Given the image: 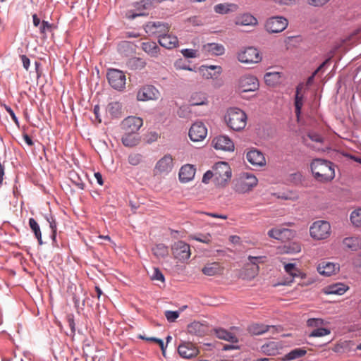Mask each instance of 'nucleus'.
<instances>
[{
	"label": "nucleus",
	"mask_w": 361,
	"mask_h": 361,
	"mask_svg": "<svg viewBox=\"0 0 361 361\" xmlns=\"http://www.w3.org/2000/svg\"><path fill=\"white\" fill-rule=\"evenodd\" d=\"M47 221L49 223V226H50V228L51 229V231H52V238H53V239H54L56 238V221L52 217H51V219H47Z\"/></svg>",
	"instance_id": "bf43d9fd"
},
{
	"label": "nucleus",
	"mask_w": 361,
	"mask_h": 361,
	"mask_svg": "<svg viewBox=\"0 0 361 361\" xmlns=\"http://www.w3.org/2000/svg\"><path fill=\"white\" fill-rule=\"evenodd\" d=\"M159 91L152 85H146L139 90L137 98L140 101L157 99L159 97Z\"/></svg>",
	"instance_id": "f3484780"
},
{
	"label": "nucleus",
	"mask_w": 361,
	"mask_h": 361,
	"mask_svg": "<svg viewBox=\"0 0 361 361\" xmlns=\"http://www.w3.org/2000/svg\"><path fill=\"white\" fill-rule=\"evenodd\" d=\"M330 61V59H328L326 60H325L314 71V74H317L318 73H319L320 71H322L324 68V67Z\"/></svg>",
	"instance_id": "69168bd1"
},
{
	"label": "nucleus",
	"mask_w": 361,
	"mask_h": 361,
	"mask_svg": "<svg viewBox=\"0 0 361 361\" xmlns=\"http://www.w3.org/2000/svg\"><path fill=\"white\" fill-rule=\"evenodd\" d=\"M257 178L254 175L242 173L235 180L234 190L238 193L247 192L257 185Z\"/></svg>",
	"instance_id": "20e7f679"
},
{
	"label": "nucleus",
	"mask_w": 361,
	"mask_h": 361,
	"mask_svg": "<svg viewBox=\"0 0 361 361\" xmlns=\"http://www.w3.org/2000/svg\"><path fill=\"white\" fill-rule=\"evenodd\" d=\"M350 221L355 226L361 227V208L352 212Z\"/></svg>",
	"instance_id": "49530a36"
},
{
	"label": "nucleus",
	"mask_w": 361,
	"mask_h": 361,
	"mask_svg": "<svg viewBox=\"0 0 361 361\" xmlns=\"http://www.w3.org/2000/svg\"><path fill=\"white\" fill-rule=\"evenodd\" d=\"M349 287L342 283H336L329 285L324 288V293L327 295H343L348 290Z\"/></svg>",
	"instance_id": "393cba45"
},
{
	"label": "nucleus",
	"mask_w": 361,
	"mask_h": 361,
	"mask_svg": "<svg viewBox=\"0 0 361 361\" xmlns=\"http://www.w3.org/2000/svg\"><path fill=\"white\" fill-rule=\"evenodd\" d=\"M173 166V158L167 154L157 161L153 172L154 176H166L172 171Z\"/></svg>",
	"instance_id": "6e6552de"
},
{
	"label": "nucleus",
	"mask_w": 361,
	"mask_h": 361,
	"mask_svg": "<svg viewBox=\"0 0 361 361\" xmlns=\"http://www.w3.org/2000/svg\"><path fill=\"white\" fill-rule=\"evenodd\" d=\"M304 85L302 83L299 84L296 87L295 95V115L298 119L300 117L301 109L303 106L304 96L302 93Z\"/></svg>",
	"instance_id": "cd10ccee"
},
{
	"label": "nucleus",
	"mask_w": 361,
	"mask_h": 361,
	"mask_svg": "<svg viewBox=\"0 0 361 361\" xmlns=\"http://www.w3.org/2000/svg\"><path fill=\"white\" fill-rule=\"evenodd\" d=\"M275 2L286 6H293L298 3L299 0H274Z\"/></svg>",
	"instance_id": "052dcab7"
},
{
	"label": "nucleus",
	"mask_w": 361,
	"mask_h": 361,
	"mask_svg": "<svg viewBox=\"0 0 361 361\" xmlns=\"http://www.w3.org/2000/svg\"><path fill=\"white\" fill-rule=\"evenodd\" d=\"M178 352L183 358L190 359L197 355L199 350L192 343L183 342L179 345Z\"/></svg>",
	"instance_id": "a211bd4d"
},
{
	"label": "nucleus",
	"mask_w": 361,
	"mask_h": 361,
	"mask_svg": "<svg viewBox=\"0 0 361 361\" xmlns=\"http://www.w3.org/2000/svg\"><path fill=\"white\" fill-rule=\"evenodd\" d=\"M246 158L248 162L253 166H264L266 165V159L264 154L257 149H252L247 152Z\"/></svg>",
	"instance_id": "6ab92c4d"
},
{
	"label": "nucleus",
	"mask_w": 361,
	"mask_h": 361,
	"mask_svg": "<svg viewBox=\"0 0 361 361\" xmlns=\"http://www.w3.org/2000/svg\"><path fill=\"white\" fill-rule=\"evenodd\" d=\"M267 235L271 238L284 241L293 238L295 232L290 229L279 226L270 229L268 231Z\"/></svg>",
	"instance_id": "2eb2a0df"
},
{
	"label": "nucleus",
	"mask_w": 361,
	"mask_h": 361,
	"mask_svg": "<svg viewBox=\"0 0 361 361\" xmlns=\"http://www.w3.org/2000/svg\"><path fill=\"white\" fill-rule=\"evenodd\" d=\"M203 49L205 51L216 56H221L225 51L224 47L217 43H208L204 45Z\"/></svg>",
	"instance_id": "473e14b6"
},
{
	"label": "nucleus",
	"mask_w": 361,
	"mask_h": 361,
	"mask_svg": "<svg viewBox=\"0 0 361 361\" xmlns=\"http://www.w3.org/2000/svg\"><path fill=\"white\" fill-rule=\"evenodd\" d=\"M23 140L29 146H32L34 145L31 137L27 134L23 135Z\"/></svg>",
	"instance_id": "774afa93"
},
{
	"label": "nucleus",
	"mask_w": 361,
	"mask_h": 361,
	"mask_svg": "<svg viewBox=\"0 0 361 361\" xmlns=\"http://www.w3.org/2000/svg\"><path fill=\"white\" fill-rule=\"evenodd\" d=\"M190 103L192 106L207 104V99L206 94L202 92H194L190 97Z\"/></svg>",
	"instance_id": "f704fd0d"
},
{
	"label": "nucleus",
	"mask_w": 361,
	"mask_h": 361,
	"mask_svg": "<svg viewBox=\"0 0 361 361\" xmlns=\"http://www.w3.org/2000/svg\"><path fill=\"white\" fill-rule=\"evenodd\" d=\"M244 269H245V277L248 279L247 278V275L250 274L252 273V265L250 264L249 263L245 264Z\"/></svg>",
	"instance_id": "338daca9"
},
{
	"label": "nucleus",
	"mask_w": 361,
	"mask_h": 361,
	"mask_svg": "<svg viewBox=\"0 0 361 361\" xmlns=\"http://www.w3.org/2000/svg\"><path fill=\"white\" fill-rule=\"evenodd\" d=\"M106 111L112 117L118 118L122 114V105L118 102H112L108 104Z\"/></svg>",
	"instance_id": "72a5a7b5"
},
{
	"label": "nucleus",
	"mask_w": 361,
	"mask_h": 361,
	"mask_svg": "<svg viewBox=\"0 0 361 361\" xmlns=\"http://www.w3.org/2000/svg\"><path fill=\"white\" fill-rule=\"evenodd\" d=\"M288 25V20L286 18L277 16L269 18L264 27L269 33H279L283 32Z\"/></svg>",
	"instance_id": "1a4fd4ad"
},
{
	"label": "nucleus",
	"mask_w": 361,
	"mask_h": 361,
	"mask_svg": "<svg viewBox=\"0 0 361 361\" xmlns=\"http://www.w3.org/2000/svg\"><path fill=\"white\" fill-rule=\"evenodd\" d=\"M342 245L345 250L357 251L361 248V238L358 236L346 237L343 240Z\"/></svg>",
	"instance_id": "b1692460"
},
{
	"label": "nucleus",
	"mask_w": 361,
	"mask_h": 361,
	"mask_svg": "<svg viewBox=\"0 0 361 361\" xmlns=\"http://www.w3.org/2000/svg\"><path fill=\"white\" fill-rule=\"evenodd\" d=\"M331 331L329 329L326 328H317L313 330L310 334V337H322L330 334Z\"/></svg>",
	"instance_id": "8fccbe9b"
},
{
	"label": "nucleus",
	"mask_w": 361,
	"mask_h": 361,
	"mask_svg": "<svg viewBox=\"0 0 361 361\" xmlns=\"http://www.w3.org/2000/svg\"><path fill=\"white\" fill-rule=\"evenodd\" d=\"M301 251L300 243L293 242L283 247V252L287 254H295Z\"/></svg>",
	"instance_id": "c03bdc74"
},
{
	"label": "nucleus",
	"mask_w": 361,
	"mask_h": 361,
	"mask_svg": "<svg viewBox=\"0 0 361 361\" xmlns=\"http://www.w3.org/2000/svg\"><path fill=\"white\" fill-rule=\"evenodd\" d=\"M310 166L314 177L319 182H329L335 177L334 164L329 161L315 159Z\"/></svg>",
	"instance_id": "f03ea898"
},
{
	"label": "nucleus",
	"mask_w": 361,
	"mask_h": 361,
	"mask_svg": "<svg viewBox=\"0 0 361 361\" xmlns=\"http://www.w3.org/2000/svg\"><path fill=\"white\" fill-rule=\"evenodd\" d=\"M324 324V320L319 318H312L307 321V325L309 327H317L322 326Z\"/></svg>",
	"instance_id": "603ef678"
},
{
	"label": "nucleus",
	"mask_w": 361,
	"mask_h": 361,
	"mask_svg": "<svg viewBox=\"0 0 361 361\" xmlns=\"http://www.w3.org/2000/svg\"><path fill=\"white\" fill-rule=\"evenodd\" d=\"M269 328V326L267 325L254 324L249 327V331L252 334L260 335L268 331Z\"/></svg>",
	"instance_id": "37998d69"
},
{
	"label": "nucleus",
	"mask_w": 361,
	"mask_h": 361,
	"mask_svg": "<svg viewBox=\"0 0 361 361\" xmlns=\"http://www.w3.org/2000/svg\"><path fill=\"white\" fill-rule=\"evenodd\" d=\"M182 54L186 58L197 57V51L192 49H185L181 51Z\"/></svg>",
	"instance_id": "4d7b16f0"
},
{
	"label": "nucleus",
	"mask_w": 361,
	"mask_h": 361,
	"mask_svg": "<svg viewBox=\"0 0 361 361\" xmlns=\"http://www.w3.org/2000/svg\"><path fill=\"white\" fill-rule=\"evenodd\" d=\"M204 326L199 322H192L188 326V331L191 334L202 336Z\"/></svg>",
	"instance_id": "79ce46f5"
},
{
	"label": "nucleus",
	"mask_w": 361,
	"mask_h": 361,
	"mask_svg": "<svg viewBox=\"0 0 361 361\" xmlns=\"http://www.w3.org/2000/svg\"><path fill=\"white\" fill-rule=\"evenodd\" d=\"M330 0H307V3L314 7H322L326 4Z\"/></svg>",
	"instance_id": "5fc2aeb1"
},
{
	"label": "nucleus",
	"mask_w": 361,
	"mask_h": 361,
	"mask_svg": "<svg viewBox=\"0 0 361 361\" xmlns=\"http://www.w3.org/2000/svg\"><path fill=\"white\" fill-rule=\"evenodd\" d=\"M170 28L171 25L161 21L148 22L145 26V30L147 33L152 35H156L159 39L160 38V36H162L166 33H169Z\"/></svg>",
	"instance_id": "f8f14e48"
},
{
	"label": "nucleus",
	"mask_w": 361,
	"mask_h": 361,
	"mask_svg": "<svg viewBox=\"0 0 361 361\" xmlns=\"http://www.w3.org/2000/svg\"><path fill=\"white\" fill-rule=\"evenodd\" d=\"M207 135V129L202 122H196L192 125L189 130V137L193 142L203 140Z\"/></svg>",
	"instance_id": "dca6fc26"
},
{
	"label": "nucleus",
	"mask_w": 361,
	"mask_h": 361,
	"mask_svg": "<svg viewBox=\"0 0 361 361\" xmlns=\"http://www.w3.org/2000/svg\"><path fill=\"white\" fill-rule=\"evenodd\" d=\"M191 238L206 244H209L212 242V235L209 233L195 235L191 236Z\"/></svg>",
	"instance_id": "de8ad7c7"
},
{
	"label": "nucleus",
	"mask_w": 361,
	"mask_h": 361,
	"mask_svg": "<svg viewBox=\"0 0 361 361\" xmlns=\"http://www.w3.org/2000/svg\"><path fill=\"white\" fill-rule=\"evenodd\" d=\"M202 69L203 70L204 68H205L207 71H208L209 69L210 70H217L216 73H214V75L209 73V76L211 78H212L213 76H217L221 74V71H222V68L221 66H202Z\"/></svg>",
	"instance_id": "6e6d98bb"
},
{
	"label": "nucleus",
	"mask_w": 361,
	"mask_h": 361,
	"mask_svg": "<svg viewBox=\"0 0 361 361\" xmlns=\"http://www.w3.org/2000/svg\"><path fill=\"white\" fill-rule=\"evenodd\" d=\"M258 79L250 74L242 75L237 81L236 88L240 92H255L259 89Z\"/></svg>",
	"instance_id": "423d86ee"
},
{
	"label": "nucleus",
	"mask_w": 361,
	"mask_h": 361,
	"mask_svg": "<svg viewBox=\"0 0 361 361\" xmlns=\"http://www.w3.org/2000/svg\"><path fill=\"white\" fill-rule=\"evenodd\" d=\"M145 61L142 59L138 57L129 59L127 61V66L130 70H142L145 67Z\"/></svg>",
	"instance_id": "c9c22d12"
},
{
	"label": "nucleus",
	"mask_w": 361,
	"mask_h": 361,
	"mask_svg": "<svg viewBox=\"0 0 361 361\" xmlns=\"http://www.w3.org/2000/svg\"><path fill=\"white\" fill-rule=\"evenodd\" d=\"M165 316L169 322H173L179 317V312L168 310L165 312Z\"/></svg>",
	"instance_id": "864d4df0"
},
{
	"label": "nucleus",
	"mask_w": 361,
	"mask_h": 361,
	"mask_svg": "<svg viewBox=\"0 0 361 361\" xmlns=\"http://www.w3.org/2000/svg\"><path fill=\"white\" fill-rule=\"evenodd\" d=\"M20 58H21L23 66L24 68L26 71H28L30 63V59L25 55L20 56Z\"/></svg>",
	"instance_id": "0e129e2a"
},
{
	"label": "nucleus",
	"mask_w": 361,
	"mask_h": 361,
	"mask_svg": "<svg viewBox=\"0 0 361 361\" xmlns=\"http://www.w3.org/2000/svg\"><path fill=\"white\" fill-rule=\"evenodd\" d=\"M224 271V267L219 262L207 263L202 269V272L209 276L220 275Z\"/></svg>",
	"instance_id": "5701e85b"
},
{
	"label": "nucleus",
	"mask_w": 361,
	"mask_h": 361,
	"mask_svg": "<svg viewBox=\"0 0 361 361\" xmlns=\"http://www.w3.org/2000/svg\"><path fill=\"white\" fill-rule=\"evenodd\" d=\"M171 252L174 258L180 262L188 259L191 255L190 245L182 240L175 242L171 246Z\"/></svg>",
	"instance_id": "9b49d317"
},
{
	"label": "nucleus",
	"mask_w": 361,
	"mask_h": 361,
	"mask_svg": "<svg viewBox=\"0 0 361 361\" xmlns=\"http://www.w3.org/2000/svg\"><path fill=\"white\" fill-rule=\"evenodd\" d=\"M249 264L252 265V273L247 275L248 279L255 278L259 273V264L264 263L266 261L265 256H251L247 257Z\"/></svg>",
	"instance_id": "4be33fe9"
},
{
	"label": "nucleus",
	"mask_w": 361,
	"mask_h": 361,
	"mask_svg": "<svg viewBox=\"0 0 361 361\" xmlns=\"http://www.w3.org/2000/svg\"><path fill=\"white\" fill-rule=\"evenodd\" d=\"M196 169L193 165L185 164L179 171V180L181 183H188L192 180L195 176Z\"/></svg>",
	"instance_id": "412c9836"
},
{
	"label": "nucleus",
	"mask_w": 361,
	"mask_h": 361,
	"mask_svg": "<svg viewBox=\"0 0 361 361\" xmlns=\"http://www.w3.org/2000/svg\"><path fill=\"white\" fill-rule=\"evenodd\" d=\"M29 226L37 239L39 244L42 245V233L38 223L33 218H30L29 219Z\"/></svg>",
	"instance_id": "a19ab883"
},
{
	"label": "nucleus",
	"mask_w": 361,
	"mask_h": 361,
	"mask_svg": "<svg viewBox=\"0 0 361 361\" xmlns=\"http://www.w3.org/2000/svg\"><path fill=\"white\" fill-rule=\"evenodd\" d=\"M214 335L219 339L224 340L232 343H236L238 342V339L236 336L223 328H216L214 329Z\"/></svg>",
	"instance_id": "bb28decb"
},
{
	"label": "nucleus",
	"mask_w": 361,
	"mask_h": 361,
	"mask_svg": "<svg viewBox=\"0 0 361 361\" xmlns=\"http://www.w3.org/2000/svg\"><path fill=\"white\" fill-rule=\"evenodd\" d=\"M143 124L142 119L136 116H128L121 122V128L124 132L133 133L137 132Z\"/></svg>",
	"instance_id": "4468645a"
},
{
	"label": "nucleus",
	"mask_w": 361,
	"mask_h": 361,
	"mask_svg": "<svg viewBox=\"0 0 361 361\" xmlns=\"http://www.w3.org/2000/svg\"><path fill=\"white\" fill-rule=\"evenodd\" d=\"M231 176L229 164L226 161H219L203 175L202 182L207 184L212 180L215 186L224 188L228 185Z\"/></svg>",
	"instance_id": "f257e3e1"
},
{
	"label": "nucleus",
	"mask_w": 361,
	"mask_h": 361,
	"mask_svg": "<svg viewBox=\"0 0 361 361\" xmlns=\"http://www.w3.org/2000/svg\"><path fill=\"white\" fill-rule=\"evenodd\" d=\"M306 353L307 351L304 348H295L291 350L290 353H287L285 355L283 360H293L304 356Z\"/></svg>",
	"instance_id": "ea45409f"
},
{
	"label": "nucleus",
	"mask_w": 361,
	"mask_h": 361,
	"mask_svg": "<svg viewBox=\"0 0 361 361\" xmlns=\"http://www.w3.org/2000/svg\"><path fill=\"white\" fill-rule=\"evenodd\" d=\"M153 254L157 257L164 258L169 255V248L166 245L163 243L156 245L152 248Z\"/></svg>",
	"instance_id": "58836bf2"
},
{
	"label": "nucleus",
	"mask_w": 361,
	"mask_h": 361,
	"mask_svg": "<svg viewBox=\"0 0 361 361\" xmlns=\"http://www.w3.org/2000/svg\"><path fill=\"white\" fill-rule=\"evenodd\" d=\"M281 75L279 72L267 73L264 75L265 82L269 85H274L279 82Z\"/></svg>",
	"instance_id": "a18cd8bd"
},
{
	"label": "nucleus",
	"mask_w": 361,
	"mask_h": 361,
	"mask_svg": "<svg viewBox=\"0 0 361 361\" xmlns=\"http://www.w3.org/2000/svg\"><path fill=\"white\" fill-rule=\"evenodd\" d=\"M238 60L243 63H257L262 61V56L257 49L249 47L241 49L237 54Z\"/></svg>",
	"instance_id": "0eeeda50"
},
{
	"label": "nucleus",
	"mask_w": 361,
	"mask_h": 361,
	"mask_svg": "<svg viewBox=\"0 0 361 361\" xmlns=\"http://www.w3.org/2000/svg\"><path fill=\"white\" fill-rule=\"evenodd\" d=\"M224 120L231 129L240 131L246 126L247 115L238 108H230L224 116Z\"/></svg>",
	"instance_id": "7ed1b4c3"
},
{
	"label": "nucleus",
	"mask_w": 361,
	"mask_h": 361,
	"mask_svg": "<svg viewBox=\"0 0 361 361\" xmlns=\"http://www.w3.org/2000/svg\"><path fill=\"white\" fill-rule=\"evenodd\" d=\"M235 23L238 25H256L257 20L250 13H244L235 18Z\"/></svg>",
	"instance_id": "c756f323"
},
{
	"label": "nucleus",
	"mask_w": 361,
	"mask_h": 361,
	"mask_svg": "<svg viewBox=\"0 0 361 361\" xmlns=\"http://www.w3.org/2000/svg\"><path fill=\"white\" fill-rule=\"evenodd\" d=\"M238 6L234 4H219L214 8V11L219 14H226L230 11L236 10Z\"/></svg>",
	"instance_id": "4c0bfd02"
},
{
	"label": "nucleus",
	"mask_w": 361,
	"mask_h": 361,
	"mask_svg": "<svg viewBox=\"0 0 361 361\" xmlns=\"http://www.w3.org/2000/svg\"><path fill=\"white\" fill-rule=\"evenodd\" d=\"M339 270V265L330 262L323 261L318 264V272L324 276H329Z\"/></svg>",
	"instance_id": "aec40b11"
},
{
	"label": "nucleus",
	"mask_w": 361,
	"mask_h": 361,
	"mask_svg": "<svg viewBox=\"0 0 361 361\" xmlns=\"http://www.w3.org/2000/svg\"><path fill=\"white\" fill-rule=\"evenodd\" d=\"M121 141L126 147H133L138 145L140 138L137 134L124 132Z\"/></svg>",
	"instance_id": "7c9ffc66"
},
{
	"label": "nucleus",
	"mask_w": 361,
	"mask_h": 361,
	"mask_svg": "<svg viewBox=\"0 0 361 361\" xmlns=\"http://www.w3.org/2000/svg\"><path fill=\"white\" fill-rule=\"evenodd\" d=\"M67 321H68L69 327H70V329L71 330V333L73 334H74L75 331V322H74L73 315H72V314L68 315Z\"/></svg>",
	"instance_id": "680f3d73"
},
{
	"label": "nucleus",
	"mask_w": 361,
	"mask_h": 361,
	"mask_svg": "<svg viewBox=\"0 0 361 361\" xmlns=\"http://www.w3.org/2000/svg\"><path fill=\"white\" fill-rule=\"evenodd\" d=\"M331 233V225L326 221H317L310 228V236L317 240L328 238Z\"/></svg>",
	"instance_id": "39448f33"
},
{
	"label": "nucleus",
	"mask_w": 361,
	"mask_h": 361,
	"mask_svg": "<svg viewBox=\"0 0 361 361\" xmlns=\"http://www.w3.org/2000/svg\"><path fill=\"white\" fill-rule=\"evenodd\" d=\"M281 348V344L279 342L274 341H269L264 344L261 348L262 351L267 355H276L279 353Z\"/></svg>",
	"instance_id": "c85d7f7f"
},
{
	"label": "nucleus",
	"mask_w": 361,
	"mask_h": 361,
	"mask_svg": "<svg viewBox=\"0 0 361 361\" xmlns=\"http://www.w3.org/2000/svg\"><path fill=\"white\" fill-rule=\"evenodd\" d=\"M284 269L287 274L291 276L293 278L300 277L302 279L305 278V274L302 273L297 267L295 264L293 263H284Z\"/></svg>",
	"instance_id": "e433bc0d"
},
{
	"label": "nucleus",
	"mask_w": 361,
	"mask_h": 361,
	"mask_svg": "<svg viewBox=\"0 0 361 361\" xmlns=\"http://www.w3.org/2000/svg\"><path fill=\"white\" fill-rule=\"evenodd\" d=\"M212 145L216 150L226 152H233L235 148L233 142L226 135H219L214 137Z\"/></svg>",
	"instance_id": "ddd939ff"
},
{
	"label": "nucleus",
	"mask_w": 361,
	"mask_h": 361,
	"mask_svg": "<svg viewBox=\"0 0 361 361\" xmlns=\"http://www.w3.org/2000/svg\"><path fill=\"white\" fill-rule=\"evenodd\" d=\"M128 163L133 166H137L142 161V156L138 153L130 154L128 158Z\"/></svg>",
	"instance_id": "09e8293b"
},
{
	"label": "nucleus",
	"mask_w": 361,
	"mask_h": 361,
	"mask_svg": "<svg viewBox=\"0 0 361 361\" xmlns=\"http://www.w3.org/2000/svg\"><path fill=\"white\" fill-rule=\"evenodd\" d=\"M158 42L161 47L169 49L175 48L178 45V39L177 37L168 33L160 36Z\"/></svg>",
	"instance_id": "a878e982"
},
{
	"label": "nucleus",
	"mask_w": 361,
	"mask_h": 361,
	"mask_svg": "<svg viewBox=\"0 0 361 361\" xmlns=\"http://www.w3.org/2000/svg\"><path fill=\"white\" fill-rule=\"evenodd\" d=\"M152 279L161 281L163 282L164 281V277L163 274L159 271V269L157 268H155V269H154V273L152 276Z\"/></svg>",
	"instance_id": "13d9d810"
},
{
	"label": "nucleus",
	"mask_w": 361,
	"mask_h": 361,
	"mask_svg": "<svg viewBox=\"0 0 361 361\" xmlns=\"http://www.w3.org/2000/svg\"><path fill=\"white\" fill-rule=\"evenodd\" d=\"M53 29V24L49 23L48 21L43 20L39 26V32L46 37L47 31H51Z\"/></svg>",
	"instance_id": "3c124183"
},
{
	"label": "nucleus",
	"mask_w": 361,
	"mask_h": 361,
	"mask_svg": "<svg viewBox=\"0 0 361 361\" xmlns=\"http://www.w3.org/2000/svg\"><path fill=\"white\" fill-rule=\"evenodd\" d=\"M142 49L152 57H157L160 49L154 42H142L141 44Z\"/></svg>",
	"instance_id": "2f4dec72"
},
{
	"label": "nucleus",
	"mask_w": 361,
	"mask_h": 361,
	"mask_svg": "<svg viewBox=\"0 0 361 361\" xmlns=\"http://www.w3.org/2000/svg\"><path fill=\"white\" fill-rule=\"evenodd\" d=\"M109 85L115 90H122L125 88L126 78L125 73L118 69H110L107 73Z\"/></svg>",
	"instance_id": "9d476101"
},
{
	"label": "nucleus",
	"mask_w": 361,
	"mask_h": 361,
	"mask_svg": "<svg viewBox=\"0 0 361 361\" xmlns=\"http://www.w3.org/2000/svg\"><path fill=\"white\" fill-rule=\"evenodd\" d=\"M188 21L193 26H199L203 24L202 21L196 16L188 18Z\"/></svg>",
	"instance_id": "e2e57ef3"
}]
</instances>
